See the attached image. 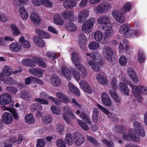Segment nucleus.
I'll return each mask as SVG.
<instances>
[{"instance_id":"0e129e2a","label":"nucleus","mask_w":147,"mask_h":147,"mask_svg":"<svg viewBox=\"0 0 147 147\" xmlns=\"http://www.w3.org/2000/svg\"><path fill=\"white\" fill-rule=\"evenodd\" d=\"M45 0H32L34 5L40 6L44 4Z\"/></svg>"},{"instance_id":"f03ea898","label":"nucleus","mask_w":147,"mask_h":147,"mask_svg":"<svg viewBox=\"0 0 147 147\" xmlns=\"http://www.w3.org/2000/svg\"><path fill=\"white\" fill-rule=\"evenodd\" d=\"M72 60L75 64L76 69L78 70L79 73L77 72L75 70L73 69L72 71L73 76L76 80H80V75L84 76L85 74L86 70L84 66L80 63H78L79 59L77 54L75 52H73L71 55Z\"/></svg>"},{"instance_id":"c9c22d12","label":"nucleus","mask_w":147,"mask_h":147,"mask_svg":"<svg viewBox=\"0 0 147 147\" xmlns=\"http://www.w3.org/2000/svg\"><path fill=\"white\" fill-rule=\"evenodd\" d=\"M109 93L113 98L114 100L116 102H119L120 101V99L118 96L117 93L116 92L115 90H111L109 91Z\"/></svg>"},{"instance_id":"f8f14e48","label":"nucleus","mask_w":147,"mask_h":147,"mask_svg":"<svg viewBox=\"0 0 147 147\" xmlns=\"http://www.w3.org/2000/svg\"><path fill=\"white\" fill-rule=\"evenodd\" d=\"M80 88L86 93L90 94L92 92L91 88L88 84L84 80L81 81L80 83Z\"/></svg>"},{"instance_id":"ddd939ff","label":"nucleus","mask_w":147,"mask_h":147,"mask_svg":"<svg viewBox=\"0 0 147 147\" xmlns=\"http://www.w3.org/2000/svg\"><path fill=\"white\" fill-rule=\"evenodd\" d=\"M96 78L99 83L104 85L107 83V78L104 77V74L102 72H98L96 74Z\"/></svg>"},{"instance_id":"e433bc0d","label":"nucleus","mask_w":147,"mask_h":147,"mask_svg":"<svg viewBox=\"0 0 147 147\" xmlns=\"http://www.w3.org/2000/svg\"><path fill=\"white\" fill-rule=\"evenodd\" d=\"M32 16L31 19L33 22L35 24L36 27L38 26L40 22V19L39 15L35 14Z\"/></svg>"},{"instance_id":"dca6fc26","label":"nucleus","mask_w":147,"mask_h":147,"mask_svg":"<svg viewBox=\"0 0 147 147\" xmlns=\"http://www.w3.org/2000/svg\"><path fill=\"white\" fill-rule=\"evenodd\" d=\"M35 32L38 35L37 37L39 38H49L50 37V35L48 33L45 32L43 30L40 29H36Z\"/></svg>"},{"instance_id":"412c9836","label":"nucleus","mask_w":147,"mask_h":147,"mask_svg":"<svg viewBox=\"0 0 147 147\" xmlns=\"http://www.w3.org/2000/svg\"><path fill=\"white\" fill-rule=\"evenodd\" d=\"M50 80L52 84L54 86H58L61 84V81L59 77L56 74H53Z\"/></svg>"},{"instance_id":"603ef678","label":"nucleus","mask_w":147,"mask_h":147,"mask_svg":"<svg viewBox=\"0 0 147 147\" xmlns=\"http://www.w3.org/2000/svg\"><path fill=\"white\" fill-rule=\"evenodd\" d=\"M87 139L90 142L91 144L94 145L95 146H98V143L97 141L95 138L91 136H88Z\"/></svg>"},{"instance_id":"20e7f679","label":"nucleus","mask_w":147,"mask_h":147,"mask_svg":"<svg viewBox=\"0 0 147 147\" xmlns=\"http://www.w3.org/2000/svg\"><path fill=\"white\" fill-rule=\"evenodd\" d=\"M63 110L64 112L63 114V119L67 123H69L70 122V120L69 116L74 119L75 118V116L70 108L67 107H63Z\"/></svg>"},{"instance_id":"4be33fe9","label":"nucleus","mask_w":147,"mask_h":147,"mask_svg":"<svg viewBox=\"0 0 147 147\" xmlns=\"http://www.w3.org/2000/svg\"><path fill=\"white\" fill-rule=\"evenodd\" d=\"M33 58L34 61L35 63V66L37 64L42 67L45 68L46 67V63L41 58L38 57H35V58L34 57Z\"/></svg>"},{"instance_id":"6e6d98bb","label":"nucleus","mask_w":147,"mask_h":147,"mask_svg":"<svg viewBox=\"0 0 147 147\" xmlns=\"http://www.w3.org/2000/svg\"><path fill=\"white\" fill-rule=\"evenodd\" d=\"M89 64L91 66L94 70L96 71H98L100 69V68L98 66H97L96 63L91 60H90L88 62Z\"/></svg>"},{"instance_id":"7c9ffc66","label":"nucleus","mask_w":147,"mask_h":147,"mask_svg":"<svg viewBox=\"0 0 147 147\" xmlns=\"http://www.w3.org/2000/svg\"><path fill=\"white\" fill-rule=\"evenodd\" d=\"M31 107V110L35 112L36 111H40L42 108V105L37 103L32 104Z\"/></svg>"},{"instance_id":"bf43d9fd","label":"nucleus","mask_w":147,"mask_h":147,"mask_svg":"<svg viewBox=\"0 0 147 147\" xmlns=\"http://www.w3.org/2000/svg\"><path fill=\"white\" fill-rule=\"evenodd\" d=\"M97 107L102 111L104 113L107 115H109L110 114L109 111L106 109L105 108L102 106L101 105L97 104Z\"/></svg>"},{"instance_id":"5fc2aeb1","label":"nucleus","mask_w":147,"mask_h":147,"mask_svg":"<svg viewBox=\"0 0 147 147\" xmlns=\"http://www.w3.org/2000/svg\"><path fill=\"white\" fill-rule=\"evenodd\" d=\"M139 31L138 30H129L128 32V36L131 37L135 36L137 37L139 34Z\"/></svg>"},{"instance_id":"c756f323","label":"nucleus","mask_w":147,"mask_h":147,"mask_svg":"<svg viewBox=\"0 0 147 147\" xmlns=\"http://www.w3.org/2000/svg\"><path fill=\"white\" fill-rule=\"evenodd\" d=\"M80 117L87 123L89 125L91 124L92 123V122L90 120V119L89 116V115L86 113L85 112H82L81 114L80 115Z\"/></svg>"},{"instance_id":"cd10ccee","label":"nucleus","mask_w":147,"mask_h":147,"mask_svg":"<svg viewBox=\"0 0 147 147\" xmlns=\"http://www.w3.org/2000/svg\"><path fill=\"white\" fill-rule=\"evenodd\" d=\"M74 19L69 20L70 23L67 24L65 25V28L70 31H74L76 30V26L73 23Z\"/></svg>"},{"instance_id":"f704fd0d","label":"nucleus","mask_w":147,"mask_h":147,"mask_svg":"<svg viewBox=\"0 0 147 147\" xmlns=\"http://www.w3.org/2000/svg\"><path fill=\"white\" fill-rule=\"evenodd\" d=\"M61 73L67 78H70L71 76L70 71L66 67L63 66L62 67Z\"/></svg>"},{"instance_id":"473e14b6","label":"nucleus","mask_w":147,"mask_h":147,"mask_svg":"<svg viewBox=\"0 0 147 147\" xmlns=\"http://www.w3.org/2000/svg\"><path fill=\"white\" fill-rule=\"evenodd\" d=\"M19 13L22 19L23 20L26 19L28 17V14L25 8L20 7L19 9Z\"/></svg>"},{"instance_id":"e2e57ef3","label":"nucleus","mask_w":147,"mask_h":147,"mask_svg":"<svg viewBox=\"0 0 147 147\" xmlns=\"http://www.w3.org/2000/svg\"><path fill=\"white\" fill-rule=\"evenodd\" d=\"M56 144L58 147H66L64 142L61 139H59L57 141Z\"/></svg>"},{"instance_id":"a19ab883","label":"nucleus","mask_w":147,"mask_h":147,"mask_svg":"<svg viewBox=\"0 0 147 147\" xmlns=\"http://www.w3.org/2000/svg\"><path fill=\"white\" fill-rule=\"evenodd\" d=\"M140 86H133L132 87V91L134 95L135 96H139L140 94Z\"/></svg>"},{"instance_id":"864d4df0","label":"nucleus","mask_w":147,"mask_h":147,"mask_svg":"<svg viewBox=\"0 0 147 147\" xmlns=\"http://www.w3.org/2000/svg\"><path fill=\"white\" fill-rule=\"evenodd\" d=\"M119 63L121 66H125L127 64V59L124 55H121L119 60Z\"/></svg>"},{"instance_id":"a18cd8bd","label":"nucleus","mask_w":147,"mask_h":147,"mask_svg":"<svg viewBox=\"0 0 147 147\" xmlns=\"http://www.w3.org/2000/svg\"><path fill=\"white\" fill-rule=\"evenodd\" d=\"M62 15L63 18L65 19H68L69 20L74 19L72 13L70 11H65L62 13Z\"/></svg>"},{"instance_id":"13d9d810","label":"nucleus","mask_w":147,"mask_h":147,"mask_svg":"<svg viewBox=\"0 0 147 147\" xmlns=\"http://www.w3.org/2000/svg\"><path fill=\"white\" fill-rule=\"evenodd\" d=\"M6 89L13 94H16L18 92V89L17 88L11 86H7Z\"/></svg>"},{"instance_id":"09e8293b","label":"nucleus","mask_w":147,"mask_h":147,"mask_svg":"<svg viewBox=\"0 0 147 147\" xmlns=\"http://www.w3.org/2000/svg\"><path fill=\"white\" fill-rule=\"evenodd\" d=\"M78 124L84 130L87 131L89 130V127L87 124L84 121L80 120H77Z\"/></svg>"},{"instance_id":"4c0bfd02","label":"nucleus","mask_w":147,"mask_h":147,"mask_svg":"<svg viewBox=\"0 0 147 147\" xmlns=\"http://www.w3.org/2000/svg\"><path fill=\"white\" fill-rule=\"evenodd\" d=\"M25 121L29 124H32L34 123V119L31 113L27 114L25 117Z\"/></svg>"},{"instance_id":"c85d7f7f","label":"nucleus","mask_w":147,"mask_h":147,"mask_svg":"<svg viewBox=\"0 0 147 147\" xmlns=\"http://www.w3.org/2000/svg\"><path fill=\"white\" fill-rule=\"evenodd\" d=\"M53 21L55 23L58 25H62L63 24V20L60 15L56 14L54 16Z\"/></svg>"},{"instance_id":"4d7b16f0","label":"nucleus","mask_w":147,"mask_h":147,"mask_svg":"<svg viewBox=\"0 0 147 147\" xmlns=\"http://www.w3.org/2000/svg\"><path fill=\"white\" fill-rule=\"evenodd\" d=\"M11 27L12 29L13 34L14 35H18L20 33V31L18 29L17 26L14 24H11Z\"/></svg>"},{"instance_id":"4468645a","label":"nucleus","mask_w":147,"mask_h":147,"mask_svg":"<svg viewBox=\"0 0 147 147\" xmlns=\"http://www.w3.org/2000/svg\"><path fill=\"white\" fill-rule=\"evenodd\" d=\"M2 118L5 123L6 124H9L11 123L13 121L12 115L8 112H5L3 114Z\"/></svg>"},{"instance_id":"9d476101","label":"nucleus","mask_w":147,"mask_h":147,"mask_svg":"<svg viewBox=\"0 0 147 147\" xmlns=\"http://www.w3.org/2000/svg\"><path fill=\"white\" fill-rule=\"evenodd\" d=\"M29 72L33 75L38 78L42 76L44 71L39 68H31L29 69Z\"/></svg>"},{"instance_id":"f3484780","label":"nucleus","mask_w":147,"mask_h":147,"mask_svg":"<svg viewBox=\"0 0 147 147\" xmlns=\"http://www.w3.org/2000/svg\"><path fill=\"white\" fill-rule=\"evenodd\" d=\"M110 7V5L102 4L98 5L96 8V10L99 13H102L106 12Z\"/></svg>"},{"instance_id":"6ab92c4d","label":"nucleus","mask_w":147,"mask_h":147,"mask_svg":"<svg viewBox=\"0 0 147 147\" xmlns=\"http://www.w3.org/2000/svg\"><path fill=\"white\" fill-rule=\"evenodd\" d=\"M10 49L12 51L17 52L20 51L22 49V46L18 42H13L9 46Z\"/></svg>"},{"instance_id":"6e6552de","label":"nucleus","mask_w":147,"mask_h":147,"mask_svg":"<svg viewBox=\"0 0 147 147\" xmlns=\"http://www.w3.org/2000/svg\"><path fill=\"white\" fill-rule=\"evenodd\" d=\"M79 45L82 50H85L86 48L87 38L85 34L82 33H80L78 36Z\"/></svg>"},{"instance_id":"aec40b11","label":"nucleus","mask_w":147,"mask_h":147,"mask_svg":"<svg viewBox=\"0 0 147 147\" xmlns=\"http://www.w3.org/2000/svg\"><path fill=\"white\" fill-rule=\"evenodd\" d=\"M43 38H39L37 36H35L33 38V40L35 44L39 47H43L45 46V43L42 39Z\"/></svg>"},{"instance_id":"72a5a7b5","label":"nucleus","mask_w":147,"mask_h":147,"mask_svg":"<svg viewBox=\"0 0 147 147\" xmlns=\"http://www.w3.org/2000/svg\"><path fill=\"white\" fill-rule=\"evenodd\" d=\"M13 70L7 66H5L3 69L2 73L4 76H9L12 74Z\"/></svg>"},{"instance_id":"2f4dec72","label":"nucleus","mask_w":147,"mask_h":147,"mask_svg":"<svg viewBox=\"0 0 147 147\" xmlns=\"http://www.w3.org/2000/svg\"><path fill=\"white\" fill-rule=\"evenodd\" d=\"M109 17L106 15L100 16L99 17L97 20V22L99 24H104L107 22H109Z\"/></svg>"},{"instance_id":"79ce46f5","label":"nucleus","mask_w":147,"mask_h":147,"mask_svg":"<svg viewBox=\"0 0 147 147\" xmlns=\"http://www.w3.org/2000/svg\"><path fill=\"white\" fill-rule=\"evenodd\" d=\"M46 55L50 59H51L52 61H55L56 58L60 56V54L59 53L56 54L54 53L48 52L46 54Z\"/></svg>"},{"instance_id":"f257e3e1","label":"nucleus","mask_w":147,"mask_h":147,"mask_svg":"<svg viewBox=\"0 0 147 147\" xmlns=\"http://www.w3.org/2000/svg\"><path fill=\"white\" fill-rule=\"evenodd\" d=\"M134 129L130 128L128 132V135H123V138L129 140L130 137L134 141L139 142L140 140V136L144 137L145 135L144 129L142 128L141 124L138 121L134 123Z\"/></svg>"},{"instance_id":"3c124183","label":"nucleus","mask_w":147,"mask_h":147,"mask_svg":"<svg viewBox=\"0 0 147 147\" xmlns=\"http://www.w3.org/2000/svg\"><path fill=\"white\" fill-rule=\"evenodd\" d=\"M42 120L44 123L47 124L51 122L52 121V118L51 115H48L43 117Z\"/></svg>"},{"instance_id":"1a4fd4ad","label":"nucleus","mask_w":147,"mask_h":147,"mask_svg":"<svg viewBox=\"0 0 147 147\" xmlns=\"http://www.w3.org/2000/svg\"><path fill=\"white\" fill-rule=\"evenodd\" d=\"M112 48L110 47H106L104 50V53L105 55V57L108 60H112V58L114 56V53Z\"/></svg>"},{"instance_id":"c03bdc74","label":"nucleus","mask_w":147,"mask_h":147,"mask_svg":"<svg viewBox=\"0 0 147 147\" xmlns=\"http://www.w3.org/2000/svg\"><path fill=\"white\" fill-rule=\"evenodd\" d=\"M69 90L75 95L78 96L80 94V92L78 89L76 88L73 85L71 84V86H69Z\"/></svg>"},{"instance_id":"49530a36","label":"nucleus","mask_w":147,"mask_h":147,"mask_svg":"<svg viewBox=\"0 0 147 147\" xmlns=\"http://www.w3.org/2000/svg\"><path fill=\"white\" fill-rule=\"evenodd\" d=\"M99 44L98 42L96 41L91 42L88 45V47L91 50L97 49L99 47Z\"/></svg>"},{"instance_id":"ea45409f","label":"nucleus","mask_w":147,"mask_h":147,"mask_svg":"<svg viewBox=\"0 0 147 147\" xmlns=\"http://www.w3.org/2000/svg\"><path fill=\"white\" fill-rule=\"evenodd\" d=\"M65 141L66 143L69 146H70L73 144L72 137L71 134L68 133L66 134Z\"/></svg>"},{"instance_id":"423d86ee","label":"nucleus","mask_w":147,"mask_h":147,"mask_svg":"<svg viewBox=\"0 0 147 147\" xmlns=\"http://www.w3.org/2000/svg\"><path fill=\"white\" fill-rule=\"evenodd\" d=\"M12 100L11 95L8 93H5L0 96V104L3 105L9 104Z\"/></svg>"},{"instance_id":"58836bf2","label":"nucleus","mask_w":147,"mask_h":147,"mask_svg":"<svg viewBox=\"0 0 147 147\" xmlns=\"http://www.w3.org/2000/svg\"><path fill=\"white\" fill-rule=\"evenodd\" d=\"M138 61L140 63H142L146 59L145 56L143 51L140 50L138 52Z\"/></svg>"},{"instance_id":"5701e85b","label":"nucleus","mask_w":147,"mask_h":147,"mask_svg":"<svg viewBox=\"0 0 147 147\" xmlns=\"http://www.w3.org/2000/svg\"><path fill=\"white\" fill-rule=\"evenodd\" d=\"M22 63L24 65L29 67H35V62L29 58H26L22 60Z\"/></svg>"},{"instance_id":"69168bd1","label":"nucleus","mask_w":147,"mask_h":147,"mask_svg":"<svg viewBox=\"0 0 147 147\" xmlns=\"http://www.w3.org/2000/svg\"><path fill=\"white\" fill-rule=\"evenodd\" d=\"M112 24L107 22L103 24L102 27V29L103 30L107 29H110L112 28Z\"/></svg>"},{"instance_id":"0eeeda50","label":"nucleus","mask_w":147,"mask_h":147,"mask_svg":"<svg viewBox=\"0 0 147 147\" xmlns=\"http://www.w3.org/2000/svg\"><path fill=\"white\" fill-rule=\"evenodd\" d=\"M74 142L77 146L81 145L84 141V138L83 136L80 134L75 133L73 135Z\"/></svg>"},{"instance_id":"393cba45","label":"nucleus","mask_w":147,"mask_h":147,"mask_svg":"<svg viewBox=\"0 0 147 147\" xmlns=\"http://www.w3.org/2000/svg\"><path fill=\"white\" fill-rule=\"evenodd\" d=\"M92 118L93 122L95 123H96L100 120L99 117V111L97 108H95L93 110Z\"/></svg>"},{"instance_id":"39448f33","label":"nucleus","mask_w":147,"mask_h":147,"mask_svg":"<svg viewBox=\"0 0 147 147\" xmlns=\"http://www.w3.org/2000/svg\"><path fill=\"white\" fill-rule=\"evenodd\" d=\"M93 26V23L92 20H88L82 24V31L85 33L88 34L92 31Z\"/></svg>"},{"instance_id":"774afa93","label":"nucleus","mask_w":147,"mask_h":147,"mask_svg":"<svg viewBox=\"0 0 147 147\" xmlns=\"http://www.w3.org/2000/svg\"><path fill=\"white\" fill-rule=\"evenodd\" d=\"M37 143L36 144V147H43L45 145V142L42 139H38L37 140Z\"/></svg>"},{"instance_id":"338daca9","label":"nucleus","mask_w":147,"mask_h":147,"mask_svg":"<svg viewBox=\"0 0 147 147\" xmlns=\"http://www.w3.org/2000/svg\"><path fill=\"white\" fill-rule=\"evenodd\" d=\"M35 100L37 102L43 105H48L49 103L47 100L39 98H36Z\"/></svg>"},{"instance_id":"37998d69","label":"nucleus","mask_w":147,"mask_h":147,"mask_svg":"<svg viewBox=\"0 0 147 147\" xmlns=\"http://www.w3.org/2000/svg\"><path fill=\"white\" fill-rule=\"evenodd\" d=\"M103 37L102 33L99 30L96 31L94 34V38L95 40L97 41H100Z\"/></svg>"},{"instance_id":"052dcab7","label":"nucleus","mask_w":147,"mask_h":147,"mask_svg":"<svg viewBox=\"0 0 147 147\" xmlns=\"http://www.w3.org/2000/svg\"><path fill=\"white\" fill-rule=\"evenodd\" d=\"M102 142L108 147H113L114 146V144L113 142L111 141H109L105 139H103L102 140Z\"/></svg>"},{"instance_id":"b1692460","label":"nucleus","mask_w":147,"mask_h":147,"mask_svg":"<svg viewBox=\"0 0 147 147\" xmlns=\"http://www.w3.org/2000/svg\"><path fill=\"white\" fill-rule=\"evenodd\" d=\"M76 4V2L74 0H66L63 4L64 7L67 9L73 8Z\"/></svg>"},{"instance_id":"bb28decb","label":"nucleus","mask_w":147,"mask_h":147,"mask_svg":"<svg viewBox=\"0 0 147 147\" xmlns=\"http://www.w3.org/2000/svg\"><path fill=\"white\" fill-rule=\"evenodd\" d=\"M131 28L128 24L122 25L119 28V31L121 34H123L128 32Z\"/></svg>"},{"instance_id":"a878e982","label":"nucleus","mask_w":147,"mask_h":147,"mask_svg":"<svg viewBox=\"0 0 147 147\" xmlns=\"http://www.w3.org/2000/svg\"><path fill=\"white\" fill-rule=\"evenodd\" d=\"M127 71L128 75L134 82L137 83L138 80L134 71L132 69L130 68H128Z\"/></svg>"},{"instance_id":"a211bd4d","label":"nucleus","mask_w":147,"mask_h":147,"mask_svg":"<svg viewBox=\"0 0 147 147\" xmlns=\"http://www.w3.org/2000/svg\"><path fill=\"white\" fill-rule=\"evenodd\" d=\"M119 85V89L121 92L125 95H129V90L128 88L127 85L123 82H120Z\"/></svg>"},{"instance_id":"8fccbe9b","label":"nucleus","mask_w":147,"mask_h":147,"mask_svg":"<svg viewBox=\"0 0 147 147\" xmlns=\"http://www.w3.org/2000/svg\"><path fill=\"white\" fill-rule=\"evenodd\" d=\"M131 4L129 2H127L123 5L122 9L124 12L126 13L127 12L129 11L131 9Z\"/></svg>"},{"instance_id":"de8ad7c7","label":"nucleus","mask_w":147,"mask_h":147,"mask_svg":"<svg viewBox=\"0 0 147 147\" xmlns=\"http://www.w3.org/2000/svg\"><path fill=\"white\" fill-rule=\"evenodd\" d=\"M4 83L6 84L12 85L14 84L16 81L12 78L8 77L5 78L3 80Z\"/></svg>"},{"instance_id":"2eb2a0df","label":"nucleus","mask_w":147,"mask_h":147,"mask_svg":"<svg viewBox=\"0 0 147 147\" xmlns=\"http://www.w3.org/2000/svg\"><path fill=\"white\" fill-rule=\"evenodd\" d=\"M88 14V12L86 10L81 11L78 15L79 22L81 23L84 22L87 18Z\"/></svg>"},{"instance_id":"7ed1b4c3","label":"nucleus","mask_w":147,"mask_h":147,"mask_svg":"<svg viewBox=\"0 0 147 147\" xmlns=\"http://www.w3.org/2000/svg\"><path fill=\"white\" fill-rule=\"evenodd\" d=\"M101 99L103 105L107 108L110 111L113 110L115 109L113 105L111 104L112 102L109 96L107 93L103 92L102 93Z\"/></svg>"},{"instance_id":"680f3d73","label":"nucleus","mask_w":147,"mask_h":147,"mask_svg":"<svg viewBox=\"0 0 147 147\" xmlns=\"http://www.w3.org/2000/svg\"><path fill=\"white\" fill-rule=\"evenodd\" d=\"M102 142L108 147H113L114 146V144L113 142L111 141H109L105 139H103L102 140Z\"/></svg>"},{"instance_id":"9b49d317","label":"nucleus","mask_w":147,"mask_h":147,"mask_svg":"<svg viewBox=\"0 0 147 147\" xmlns=\"http://www.w3.org/2000/svg\"><path fill=\"white\" fill-rule=\"evenodd\" d=\"M112 15L116 20L119 23H122L124 22V18L123 14L120 13L117 10H114L112 12Z\"/></svg>"}]
</instances>
